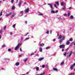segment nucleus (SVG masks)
Here are the masks:
<instances>
[{
  "label": "nucleus",
  "mask_w": 75,
  "mask_h": 75,
  "mask_svg": "<svg viewBox=\"0 0 75 75\" xmlns=\"http://www.w3.org/2000/svg\"><path fill=\"white\" fill-rule=\"evenodd\" d=\"M65 45H61L59 46V47L60 48H65Z\"/></svg>",
  "instance_id": "f257e3e1"
},
{
  "label": "nucleus",
  "mask_w": 75,
  "mask_h": 75,
  "mask_svg": "<svg viewBox=\"0 0 75 75\" xmlns=\"http://www.w3.org/2000/svg\"><path fill=\"white\" fill-rule=\"evenodd\" d=\"M20 47V44H18V45L15 48V50H17L18 49V48H19Z\"/></svg>",
  "instance_id": "f03ea898"
},
{
  "label": "nucleus",
  "mask_w": 75,
  "mask_h": 75,
  "mask_svg": "<svg viewBox=\"0 0 75 75\" xmlns=\"http://www.w3.org/2000/svg\"><path fill=\"white\" fill-rule=\"evenodd\" d=\"M48 6H50V8L52 9V11L54 10V8H53V7H52V6L51 4H48Z\"/></svg>",
  "instance_id": "7ed1b4c3"
},
{
  "label": "nucleus",
  "mask_w": 75,
  "mask_h": 75,
  "mask_svg": "<svg viewBox=\"0 0 75 75\" xmlns=\"http://www.w3.org/2000/svg\"><path fill=\"white\" fill-rule=\"evenodd\" d=\"M12 14V13L10 12L9 13L7 14L6 15V17H7V16H11V15Z\"/></svg>",
  "instance_id": "20e7f679"
},
{
  "label": "nucleus",
  "mask_w": 75,
  "mask_h": 75,
  "mask_svg": "<svg viewBox=\"0 0 75 75\" xmlns=\"http://www.w3.org/2000/svg\"><path fill=\"white\" fill-rule=\"evenodd\" d=\"M75 63H74L73 64L71 65V69H73V67H75Z\"/></svg>",
  "instance_id": "39448f33"
},
{
  "label": "nucleus",
  "mask_w": 75,
  "mask_h": 75,
  "mask_svg": "<svg viewBox=\"0 0 75 75\" xmlns=\"http://www.w3.org/2000/svg\"><path fill=\"white\" fill-rule=\"evenodd\" d=\"M28 10H29V8H27V9H26L25 11V13H28Z\"/></svg>",
  "instance_id": "423d86ee"
},
{
  "label": "nucleus",
  "mask_w": 75,
  "mask_h": 75,
  "mask_svg": "<svg viewBox=\"0 0 75 75\" xmlns=\"http://www.w3.org/2000/svg\"><path fill=\"white\" fill-rule=\"evenodd\" d=\"M62 35H60L59 37L58 38V40H60V39H61L62 38Z\"/></svg>",
  "instance_id": "0eeeda50"
},
{
  "label": "nucleus",
  "mask_w": 75,
  "mask_h": 75,
  "mask_svg": "<svg viewBox=\"0 0 75 75\" xmlns=\"http://www.w3.org/2000/svg\"><path fill=\"white\" fill-rule=\"evenodd\" d=\"M43 59H44V58L42 57L41 58H40L38 60L39 61H42V60H43Z\"/></svg>",
  "instance_id": "6e6552de"
},
{
  "label": "nucleus",
  "mask_w": 75,
  "mask_h": 75,
  "mask_svg": "<svg viewBox=\"0 0 75 75\" xmlns=\"http://www.w3.org/2000/svg\"><path fill=\"white\" fill-rule=\"evenodd\" d=\"M70 42H69V40H68L66 42L67 45H69Z\"/></svg>",
  "instance_id": "1a4fd4ad"
},
{
  "label": "nucleus",
  "mask_w": 75,
  "mask_h": 75,
  "mask_svg": "<svg viewBox=\"0 0 75 75\" xmlns=\"http://www.w3.org/2000/svg\"><path fill=\"white\" fill-rule=\"evenodd\" d=\"M72 51H71L70 52V53L69 54V57H71V55H72Z\"/></svg>",
  "instance_id": "9d476101"
},
{
  "label": "nucleus",
  "mask_w": 75,
  "mask_h": 75,
  "mask_svg": "<svg viewBox=\"0 0 75 75\" xmlns=\"http://www.w3.org/2000/svg\"><path fill=\"white\" fill-rule=\"evenodd\" d=\"M53 70L54 71H58V69L55 68H53Z\"/></svg>",
  "instance_id": "9b49d317"
},
{
  "label": "nucleus",
  "mask_w": 75,
  "mask_h": 75,
  "mask_svg": "<svg viewBox=\"0 0 75 75\" xmlns=\"http://www.w3.org/2000/svg\"><path fill=\"white\" fill-rule=\"evenodd\" d=\"M64 2H62L61 4V5L62 6H64Z\"/></svg>",
  "instance_id": "f8f14e48"
},
{
  "label": "nucleus",
  "mask_w": 75,
  "mask_h": 75,
  "mask_svg": "<svg viewBox=\"0 0 75 75\" xmlns=\"http://www.w3.org/2000/svg\"><path fill=\"white\" fill-rule=\"evenodd\" d=\"M19 64H20V63H19V62H18L16 63V66H18V65H19Z\"/></svg>",
  "instance_id": "ddd939ff"
},
{
  "label": "nucleus",
  "mask_w": 75,
  "mask_h": 75,
  "mask_svg": "<svg viewBox=\"0 0 75 75\" xmlns=\"http://www.w3.org/2000/svg\"><path fill=\"white\" fill-rule=\"evenodd\" d=\"M27 59H28V58H26V59H24L23 60L24 62H25V61H27Z\"/></svg>",
  "instance_id": "4468645a"
},
{
  "label": "nucleus",
  "mask_w": 75,
  "mask_h": 75,
  "mask_svg": "<svg viewBox=\"0 0 75 75\" xmlns=\"http://www.w3.org/2000/svg\"><path fill=\"white\" fill-rule=\"evenodd\" d=\"M15 8L14 6H13L12 7V10H14V9H15Z\"/></svg>",
  "instance_id": "2eb2a0df"
},
{
  "label": "nucleus",
  "mask_w": 75,
  "mask_h": 75,
  "mask_svg": "<svg viewBox=\"0 0 75 75\" xmlns=\"http://www.w3.org/2000/svg\"><path fill=\"white\" fill-rule=\"evenodd\" d=\"M39 51L40 52H41V51H42V47H40V48Z\"/></svg>",
  "instance_id": "dca6fc26"
},
{
  "label": "nucleus",
  "mask_w": 75,
  "mask_h": 75,
  "mask_svg": "<svg viewBox=\"0 0 75 75\" xmlns=\"http://www.w3.org/2000/svg\"><path fill=\"white\" fill-rule=\"evenodd\" d=\"M62 41H63V40L62 39H61L60 40L59 43H60V44H61V42H62Z\"/></svg>",
  "instance_id": "f3484780"
},
{
  "label": "nucleus",
  "mask_w": 75,
  "mask_h": 75,
  "mask_svg": "<svg viewBox=\"0 0 75 75\" xmlns=\"http://www.w3.org/2000/svg\"><path fill=\"white\" fill-rule=\"evenodd\" d=\"M50 46L46 47V50H48V49H50Z\"/></svg>",
  "instance_id": "a211bd4d"
},
{
  "label": "nucleus",
  "mask_w": 75,
  "mask_h": 75,
  "mask_svg": "<svg viewBox=\"0 0 75 75\" xmlns=\"http://www.w3.org/2000/svg\"><path fill=\"white\" fill-rule=\"evenodd\" d=\"M21 2H20L19 3V5H18L19 7H20V6H21Z\"/></svg>",
  "instance_id": "6ab92c4d"
},
{
  "label": "nucleus",
  "mask_w": 75,
  "mask_h": 75,
  "mask_svg": "<svg viewBox=\"0 0 75 75\" xmlns=\"http://www.w3.org/2000/svg\"><path fill=\"white\" fill-rule=\"evenodd\" d=\"M36 71H38V70H39V67H37L36 68Z\"/></svg>",
  "instance_id": "aec40b11"
},
{
  "label": "nucleus",
  "mask_w": 75,
  "mask_h": 75,
  "mask_svg": "<svg viewBox=\"0 0 75 75\" xmlns=\"http://www.w3.org/2000/svg\"><path fill=\"white\" fill-rule=\"evenodd\" d=\"M65 37H64V36H63V37H62V40H65Z\"/></svg>",
  "instance_id": "412c9836"
},
{
  "label": "nucleus",
  "mask_w": 75,
  "mask_h": 75,
  "mask_svg": "<svg viewBox=\"0 0 75 75\" xmlns=\"http://www.w3.org/2000/svg\"><path fill=\"white\" fill-rule=\"evenodd\" d=\"M55 3L56 4H57V6H58V5H59V3L58 2L56 1Z\"/></svg>",
  "instance_id": "4be33fe9"
},
{
  "label": "nucleus",
  "mask_w": 75,
  "mask_h": 75,
  "mask_svg": "<svg viewBox=\"0 0 75 75\" xmlns=\"http://www.w3.org/2000/svg\"><path fill=\"white\" fill-rule=\"evenodd\" d=\"M65 8H66V7H65V6H64L63 7V9L64 10L65 9Z\"/></svg>",
  "instance_id": "5701e85b"
},
{
  "label": "nucleus",
  "mask_w": 75,
  "mask_h": 75,
  "mask_svg": "<svg viewBox=\"0 0 75 75\" xmlns=\"http://www.w3.org/2000/svg\"><path fill=\"white\" fill-rule=\"evenodd\" d=\"M45 65H43L42 66V68H45Z\"/></svg>",
  "instance_id": "b1692460"
},
{
  "label": "nucleus",
  "mask_w": 75,
  "mask_h": 75,
  "mask_svg": "<svg viewBox=\"0 0 75 75\" xmlns=\"http://www.w3.org/2000/svg\"><path fill=\"white\" fill-rule=\"evenodd\" d=\"M70 18L71 19H73V18H74V16H70Z\"/></svg>",
  "instance_id": "393cba45"
},
{
  "label": "nucleus",
  "mask_w": 75,
  "mask_h": 75,
  "mask_svg": "<svg viewBox=\"0 0 75 75\" xmlns=\"http://www.w3.org/2000/svg\"><path fill=\"white\" fill-rule=\"evenodd\" d=\"M2 13H3V12L2 11L0 14V16H2V15H3Z\"/></svg>",
  "instance_id": "a878e982"
},
{
  "label": "nucleus",
  "mask_w": 75,
  "mask_h": 75,
  "mask_svg": "<svg viewBox=\"0 0 75 75\" xmlns=\"http://www.w3.org/2000/svg\"><path fill=\"white\" fill-rule=\"evenodd\" d=\"M51 13H55V11H51Z\"/></svg>",
  "instance_id": "bb28decb"
},
{
  "label": "nucleus",
  "mask_w": 75,
  "mask_h": 75,
  "mask_svg": "<svg viewBox=\"0 0 75 75\" xmlns=\"http://www.w3.org/2000/svg\"><path fill=\"white\" fill-rule=\"evenodd\" d=\"M73 40V39H72V38H70L69 39L70 41H72Z\"/></svg>",
  "instance_id": "cd10ccee"
},
{
  "label": "nucleus",
  "mask_w": 75,
  "mask_h": 75,
  "mask_svg": "<svg viewBox=\"0 0 75 75\" xmlns=\"http://www.w3.org/2000/svg\"><path fill=\"white\" fill-rule=\"evenodd\" d=\"M11 3H14V0H11Z\"/></svg>",
  "instance_id": "c85d7f7f"
},
{
  "label": "nucleus",
  "mask_w": 75,
  "mask_h": 75,
  "mask_svg": "<svg viewBox=\"0 0 75 75\" xmlns=\"http://www.w3.org/2000/svg\"><path fill=\"white\" fill-rule=\"evenodd\" d=\"M54 6L56 7V8H57V5H56V4H54Z\"/></svg>",
  "instance_id": "c756f323"
},
{
  "label": "nucleus",
  "mask_w": 75,
  "mask_h": 75,
  "mask_svg": "<svg viewBox=\"0 0 75 75\" xmlns=\"http://www.w3.org/2000/svg\"><path fill=\"white\" fill-rule=\"evenodd\" d=\"M11 49H9L8 50V51H9V52H10V51H11Z\"/></svg>",
  "instance_id": "7c9ffc66"
},
{
  "label": "nucleus",
  "mask_w": 75,
  "mask_h": 75,
  "mask_svg": "<svg viewBox=\"0 0 75 75\" xmlns=\"http://www.w3.org/2000/svg\"><path fill=\"white\" fill-rule=\"evenodd\" d=\"M46 33V34H49V31H48V30H47Z\"/></svg>",
  "instance_id": "2f4dec72"
},
{
  "label": "nucleus",
  "mask_w": 75,
  "mask_h": 75,
  "mask_svg": "<svg viewBox=\"0 0 75 75\" xmlns=\"http://www.w3.org/2000/svg\"><path fill=\"white\" fill-rule=\"evenodd\" d=\"M15 25H16V24H14L13 25V28H15Z\"/></svg>",
  "instance_id": "473e14b6"
},
{
  "label": "nucleus",
  "mask_w": 75,
  "mask_h": 75,
  "mask_svg": "<svg viewBox=\"0 0 75 75\" xmlns=\"http://www.w3.org/2000/svg\"><path fill=\"white\" fill-rule=\"evenodd\" d=\"M39 16H42L43 15V14L42 13H39L38 14Z\"/></svg>",
  "instance_id": "72a5a7b5"
},
{
  "label": "nucleus",
  "mask_w": 75,
  "mask_h": 75,
  "mask_svg": "<svg viewBox=\"0 0 75 75\" xmlns=\"http://www.w3.org/2000/svg\"><path fill=\"white\" fill-rule=\"evenodd\" d=\"M66 55H67V52H65L64 53V55L65 56H66Z\"/></svg>",
  "instance_id": "f704fd0d"
},
{
  "label": "nucleus",
  "mask_w": 75,
  "mask_h": 75,
  "mask_svg": "<svg viewBox=\"0 0 75 75\" xmlns=\"http://www.w3.org/2000/svg\"><path fill=\"white\" fill-rule=\"evenodd\" d=\"M30 38L29 37L28 38H25V40H29V39Z\"/></svg>",
  "instance_id": "c9c22d12"
},
{
  "label": "nucleus",
  "mask_w": 75,
  "mask_h": 75,
  "mask_svg": "<svg viewBox=\"0 0 75 75\" xmlns=\"http://www.w3.org/2000/svg\"><path fill=\"white\" fill-rule=\"evenodd\" d=\"M73 45V42H72V43H71V44H70V46H72V45Z\"/></svg>",
  "instance_id": "e433bc0d"
},
{
  "label": "nucleus",
  "mask_w": 75,
  "mask_h": 75,
  "mask_svg": "<svg viewBox=\"0 0 75 75\" xmlns=\"http://www.w3.org/2000/svg\"><path fill=\"white\" fill-rule=\"evenodd\" d=\"M58 10H57L56 11H55L54 13H58Z\"/></svg>",
  "instance_id": "4c0bfd02"
},
{
  "label": "nucleus",
  "mask_w": 75,
  "mask_h": 75,
  "mask_svg": "<svg viewBox=\"0 0 75 75\" xmlns=\"http://www.w3.org/2000/svg\"><path fill=\"white\" fill-rule=\"evenodd\" d=\"M64 64V62H62V63L61 64V65H62V64Z\"/></svg>",
  "instance_id": "58836bf2"
},
{
  "label": "nucleus",
  "mask_w": 75,
  "mask_h": 75,
  "mask_svg": "<svg viewBox=\"0 0 75 75\" xmlns=\"http://www.w3.org/2000/svg\"><path fill=\"white\" fill-rule=\"evenodd\" d=\"M29 33H27L25 35V36H26V35H27V34H28Z\"/></svg>",
  "instance_id": "ea45409f"
},
{
  "label": "nucleus",
  "mask_w": 75,
  "mask_h": 75,
  "mask_svg": "<svg viewBox=\"0 0 75 75\" xmlns=\"http://www.w3.org/2000/svg\"><path fill=\"white\" fill-rule=\"evenodd\" d=\"M75 75V74L73 73H71V74L70 75Z\"/></svg>",
  "instance_id": "a19ab883"
},
{
  "label": "nucleus",
  "mask_w": 75,
  "mask_h": 75,
  "mask_svg": "<svg viewBox=\"0 0 75 75\" xmlns=\"http://www.w3.org/2000/svg\"><path fill=\"white\" fill-rule=\"evenodd\" d=\"M2 47H6V45H4L2 46Z\"/></svg>",
  "instance_id": "79ce46f5"
},
{
  "label": "nucleus",
  "mask_w": 75,
  "mask_h": 75,
  "mask_svg": "<svg viewBox=\"0 0 75 75\" xmlns=\"http://www.w3.org/2000/svg\"><path fill=\"white\" fill-rule=\"evenodd\" d=\"M20 51H21V52H22V49H21V48H20Z\"/></svg>",
  "instance_id": "37998d69"
},
{
  "label": "nucleus",
  "mask_w": 75,
  "mask_h": 75,
  "mask_svg": "<svg viewBox=\"0 0 75 75\" xmlns=\"http://www.w3.org/2000/svg\"><path fill=\"white\" fill-rule=\"evenodd\" d=\"M40 47H42V44H40Z\"/></svg>",
  "instance_id": "c03bdc74"
},
{
  "label": "nucleus",
  "mask_w": 75,
  "mask_h": 75,
  "mask_svg": "<svg viewBox=\"0 0 75 75\" xmlns=\"http://www.w3.org/2000/svg\"><path fill=\"white\" fill-rule=\"evenodd\" d=\"M70 16V13H68V16Z\"/></svg>",
  "instance_id": "a18cd8bd"
},
{
  "label": "nucleus",
  "mask_w": 75,
  "mask_h": 75,
  "mask_svg": "<svg viewBox=\"0 0 75 75\" xmlns=\"http://www.w3.org/2000/svg\"><path fill=\"white\" fill-rule=\"evenodd\" d=\"M34 53H32L30 54V55H31V56L32 55H34Z\"/></svg>",
  "instance_id": "49530a36"
},
{
  "label": "nucleus",
  "mask_w": 75,
  "mask_h": 75,
  "mask_svg": "<svg viewBox=\"0 0 75 75\" xmlns=\"http://www.w3.org/2000/svg\"><path fill=\"white\" fill-rule=\"evenodd\" d=\"M50 33L51 34H52V30H50Z\"/></svg>",
  "instance_id": "de8ad7c7"
},
{
  "label": "nucleus",
  "mask_w": 75,
  "mask_h": 75,
  "mask_svg": "<svg viewBox=\"0 0 75 75\" xmlns=\"http://www.w3.org/2000/svg\"><path fill=\"white\" fill-rule=\"evenodd\" d=\"M53 41H54V42H55V39H54L53 40Z\"/></svg>",
  "instance_id": "09e8293b"
},
{
  "label": "nucleus",
  "mask_w": 75,
  "mask_h": 75,
  "mask_svg": "<svg viewBox=\"0 0 75 75\" xmlns=\"http://www.w3.org/2000/svg\"><path fill=\"white\" fill-rule=\"evenodd\" d=\"M6 26H4V30H5V29H6Z\"/></svg>",
  "instance_id": "8fccbe9b"
},
{
  "label": "nucleus",
  "mask_w": 75,
  "mask_h": 75,
  "mask_svg": "<svg viewBox=\"0 0 75 75\" xmlns=\"http://www.w3.org/2000/svg\"><path fill=\"white\" fill-rule=\"evenodd\" d=\"M22 13H23V11H22L20 12V13H21V14H22Z\"/></svg>",
  "instance_id": "3c124183"
},
{
  "label": "nucleus",
  "mask_w": 75,
  "mask_h": 75,
  "mask_svg": "<svg viewBox=\"0 0 75 75\" xmlns=\"http://www.w3.org/2000/svg\"><path fill=\"white\" fill-rule=\"evenodd\" d=\"M71 7H69V10H71Z\"/></svg>",
  "instance_id": "603ef678"
},
{
  "label": "nucleus",
  "mask_w": 75,
  "mask_h": 75,
  "mask_svg": "<svg viewBox=\"0 0 75 75\" xmlns=\"http://www.w3.org/2000/svg\"><path fill=\"white\" fill-rule=\"evenodd\" d=\"M22 56L21 55H19V57H21Z\"/></svg>",
  "instance_id": "864d4df0"
},
{
  "label": "nucleus",
  "mask_w": 75,
  "mask_h": 75,
  "mask_svg": "<svg viewBox=\"0 0 75 75\" xmlns=\"http://www.w3.org/2000/svg\"><path fill=\"white\" fill-rule=\"evenodd\" d=\"M28 74H29L28 72H27L26 73V75H28Z\"/></svg>",
  "instance_id": "5fc2aeb1"
},
{
  "label": "nucleus",
  "mask_w": 75,
  "mask_h": 75,
  "mask_svg": "<svg viewBox=\"0 0 75 75\" xmlns=\"http://www.w3.org/2000/svg\"><path fill=\"white\" fill-rule=\"evenodd\" d=\"M14 15H15V14H13L12 15L13 17H14Z\"/></svg>",
  "instance_id": "6e6d98bb"
},
{
  "label": "nucleus",
  "mask_w": 75,
  "mask_h": 75,
  "mask_svg": "<svg viewBox=\"0 0 75 75\" xmlns=\"http://www.w3.org/2000/svg\"><path fill=\"white\" fill-rule=\"evenodd\" d=\"M18 44H19V46L20 45H22L21 44H20V43Z\"/></svg>",
  "instance_id": "4d7b16f0"
},
{
  "label": "nucleus",
  "mask_w": 75,
  "mask_h": 75,
  "mask_svg": "<svg viewBox=\"0 0 75 75\" xmlns=\"http://www.w3.org/2000/svg\"><path fill=\"white\" fill-rule=\"evenodd\" d=\"M67 14H65L64 15V16H67Z\"/></svg>",
  "instance_id": "13d9d810"
},
{
  "label": "nucleus",
  "mask_w": 75,
  "mask_h": 75,
  "mask_svg": "<svg viewBox=\"0 0 75 75\" xmlns=\"http://www.w3.org/2000/svg\"><path fill=\"white\" fill-rule=\"evenodd\" d=\"M62 51H64V49H62Z\"/></svg>",
  "instance_id": "bf43d9fd"
},
{
  "label": "nucleus",
  "mask_w": 75,
  "mask_h": 75,
  "mask_svg": "<svg viewBox=\"0 0 75 75\" xmlns=\"http://www.w3.org/2000/svg\"><path fill=\"white\" fill-rule=\"evenodd\" d=\"M11 35H12V32H11L10 33Z\"/></svg>",
  "instance_id": "052dcab7"
},
{
  "label": "nucleus",
  "mask_w": 75,
  "mask_h": 75,
  "mask_svg": "<svg viewBox=\"0 0 75 75\" xmlns=\"http://www.w3.org/2000/svg\"><path fill=\"white\" fill-rule=\"evenodd\" d=\"M25 23H26V24H27V21H25Z\"/></svg>",
  "instance_id": "680f3d73"
},
{
  "label": "nucleus",
  "mask_w": 75,
  "mask_h": 75,
  "mask_svg": "<svg viewBox=\"0 0 75 75\" xmlns=\"http://www.w3.org/2000/svg\"><path fill=\"white\" fill-rule=\"evenodd\" d=\"M1 36L0 35V39H1Z\"/></svg>",
  "instance_id": "e2e57ef3"
},
{
  "label": "nucleus",
  "mask_w": 75,
  "mask_h": 75,
  "mask_svg": "<svg viewBox=\"0 0 75 75\" xmlns=\"http://www.w3.org/2000/svg\"><path fill=\"white\" fill-rule=\"evenodd\" d=\"M1 30H0V33L1 34Z\"/></svg>",
  "instance_id": "0e129e2a"
},
{
  "label": "nucleus",
  "mask_w": 75,
  "mask_h": 75,
  "mask_svg": "<svg viewBox=\"0 0 75 75\" xmlns=\"http://www.w3.org/2000/svg\"><path fill=\"white\" fill-rule=\"evenodd\" d=\"M1 19H2L1 18H0V21L1 20Z\"/></svg>",
  "instance_id": "69168bd1"
},
{
  "label": "nucleus",
  "mask_w": 75,
  "mask_h": 75,
  "mask_svg": "<svg viewBox=\"0 0 75 75\" xmlns=\"http://www.w3.org/2000/svg\"><path fill=\"white\" fill-rule=\"evenodd\" d=\"M74 45H75V42L74 43Z\"/></svg>",
  "instance_id": "338daca9"
},
{
  "label": "nucleus",
  "mask_w": 75,
  "mask_h": 75,
  "mask_svg": "<svg viewBox=\"0 0 75 75\" xmlns=\"http://www.w3.org/2000/svg\"><path fill=\"white\" fill-rule=\"evenodd\" d=\"M74 49H75V46L74 47Z\"/></svg>",
  "instance_id": "774afa93"
}]
</instances>
